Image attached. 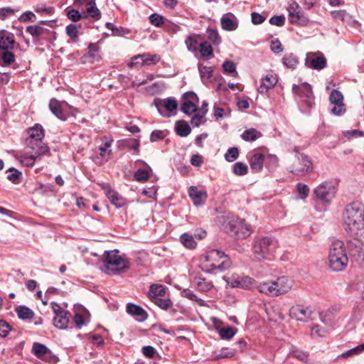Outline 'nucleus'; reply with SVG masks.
<instances>
[{"label": "nucleus", "mask_w": 364, "mask_h": 364, "mask_svg": "<svg viewBox=\"0 0 364 364\" xmlns=\"http://www.w3.org/2000/svg\"><path fill=\"white\" fill-rule=\"evenodd\" d=\"M262 136V134L254 128L246 129L241 135L243 140L253 141Z\"/></svg>", "instance_id": "obj_38"}, {"label": "nucleus", "mask_w": 364, "mask_h": 364, "mask_svg": "<svg viewBox=\"0 0 364 364\" xmlns=\"http://www.w3.org/2000/svg\"><path fill=\"white\" fill-rule=\"evenodd\" d=\"M139 58H141V66L154 65L161 60V56L159 55H151L148 53L139 54Z\"/></svg>", "instance_id": "obj_33"}, {"label": "nucleus", "mask_w": 364, "mask_h": 364, "mask_svg": "<svg viewBox=\"0 0 364 364\" xmlns=\"http://www.w3.org/2000/svg\"><path fill=\"white\" fill-rule=\"evenodd\" d=\"M180 241L186 248L191 250L195 249L197 246V242L194 240V237L186 232L181 235Z\"/></svg>", "instance_id": "obj_39"}, {"label": "nucleus", "mask_w": 364, "mask_h": 364, "mask_svg": "<svg viewBox=\"0 0 364 364\" xmlns=\"http://www.w3.org/2000/svg\"><path fill=\"white\" fill-rule=\"evenodd\" d=\"M10 331H11V326H9V324L6 321H5L4 320H1L0 321V336L1 337H6Z\"/></svg>", "instance_id": "obj_63"}, {"label": "nucleus", "mask_w": 364, "mask_h": 364, "mask_svg": "<svg viewBox=\"0 0 364 364\" xmlns=\"http://www.w3.org/2000/svg\"><path fill=\"white\" fill-rule=\"evenodd\" d=\"M154 105L156 107L159 112L161 115L166 117H169V115L163 113L164 109L169 112H172L177 109L178 105L177 100L172 97H167L165 99H156L154 100Z\"/></svg>", "instance_id": "obj_17"}, {"label": "nucleus", "mask_w": 364, "mask_h": 364, "mask_svg": "<svg viewBox=\"0 0 364 364\" xmlns=\"http://www.w3.org/2000/svg\"><path fill=\"white\" fill-rule=\"evenodd\" d=\"M149 22L156 27H161L164 25L166 18L156 13H154L149 16Z\"/></svg>", "instance_id": "obj_48"}, {"label": "nucleus", "mask_w": 364, "mask_h": 364, "mask_svg": "<svg viewBox=\"0 0 364 364\" xmlns=\"http://www.w3.org/2000/svg\"><path fill=\"white\" fill-rule=\"evenodd\" d=\"M86 12L95 20H99L101 17V12L97 8L95 3L86 5Z\"/></svg>", "instance_id": "obj_49"}, {"label": "nucleus", "mask_w": 364, "mask_h": 364, "mask_svg": "<svg viewBox=\"0 0 364 364\" xmlns=\"http://www.w3.org/2000/svg\"><path fill=\"white\" fill-rule=\"evenodd\" d=\"M126 311L139 322H143L148 318L147 312L140 306L133 303H128L126 305Z\"/></svg>", "instance_id": "obj_21"}, {"label": "nucleus", "mask_w": 364, "mask_h": 364, "mask_svg": "<svg viewBox=\"0 0 364 364\" xmlns=\"http://www.w3.org/2000/svg\"><path fill=\"white\" fill-rule=\"evenodd\" d=\"M175 130L176 134L182 137L187 136L191 132L190 126L185 121H178L176 123Z\"/></svg>", "instance_id": "obj_36"}, {"label": "nucleus", "mask_w": 364, "mask_h": 364, "mask_svg": "<svg viewBox=\"0 0 364 364\" xmlns=\"http://www.w3.org/2000/svg\"><path fill=\"white\" fill-rule=\"evenodd\" d=\"M223 279L232 288L252 289L256 287V281L248 276H241L235 274L231 276H225Z\"/></svg>", "instance_id": "obj_11"}, {"label": "nucleus", "mask_w": 364, "mask_h": 364, "mask_svg": "<svg viewBox=\"0 0 364 364\" xmlns=\"http://www.w3.org/2000/svg\"><path fill=\"white\" fill-rule=\"evenodd\" d=\"M279 166V159L277 156L269 154L266 159V166L269 169H274Z\"/></svg>", "instance_id": "obj_58"}, {"label": "nucleus", "mask_w": 364, "mask_h": 364, "mask_svg": "<svg viewBox=\"0 0 364 364\" xmlns=\"http://www.w3.org/2000/svg\"><path fill=\"white\" fill-rule=\"evenodd\" d=\"M164 29L167 32L175 33L181 30V27L166 19L164 25Z\"/></svg>", "instance_id": "obj_60"}, {"label": "nucleus", "mask_w": 364, "mask_h": 364, "mask_svg": "<svg viewBox=\"0 0 364 364\" xmlns=\"http://www.w3.org/2000/svg\"><path fill=\"white\" fill-rule=\"evenodd\" d=\"M16 43L14 34L5 31H0V51L12 50Z\"/></svg>", "instance_id": "obj_24"}, {"label": "nucleus", "mask_w": 364, "mask_h": 364, "mask_svg": "<svg viewBox=\"0 0 364 364\" xmlns=\"http://www.w3.org/2000/svg\"><path fill=\"white\" fill-rule=\"evenodd\" d=\"M311 311L301 305L292 306L289 310V316L297 321H304L310 318Z\"/></svg>", "instance_id": "obj_22"}, {"label": "nucleus", "mask_w": 364, "mask_h": 364, "mask_svg": "<svg viewBox=\"0 0 364 364\" xmlns=\"http://www.w3.org/2000/svg\"><path fill=\"white\" fill-rule=\"evenodd\" d=\"M287 11L289 13V20L291 23L299 26H306L308 24L309 21L308 16L295 1L291 0Z\"/></svg>", "instance_id": "obj_10"}, {"label": "nucleus", "mask_w": 364, "mask_h": 364, "mask_svg": "<svg viewBox=\"0 0 364 364\" xmlns=\"http://www.w3.org/2000/svg\"><path fill=\"white\" fill-rule=\"evenodd\" d=\"M32 353L36 357L45 362L53 363L58 361V358L44 344L34 343L32 346Z\"/></svg>", "instance_id": "obj_13"}, {"label": "nucleus", "mask_w": 364, "mask_h": 364, "mask_svg": "<svg viewBox=\"0 0 364 364\" xmlns=\"http://www.w3.org/2000/svg\"><path fill=\"white\" fill-rule=\"evenodd\" d=\"M345 229L352 236L358 237L364 233V205L353 202L346 205L343 213Z\"/></svg>", "instance_id": "obj_1"}, {"label": "nucleus", "mask_w": 364, "mask_h": 364, "mask_svg": "<svg viewBox=\"0 0 364 364\" xmlns=\"http://www.w3.org/2000/svg\"><path fill=\"white\" fill-rule=\"evenodd\" d=\"M100 46L98 43H90L88 46V55L93 61H98L100 58Z\"/></svg>", "instance_id": "obj_47"}, {"label": "nucleus", "mask_w": 364, "mask_h": 364, "mask_svg": "<svg viewBox=\"0 0 364 364\" xmlns=\"http://www.w3.org/2000/svg\"><path fill=\"white\" fill-rule=\"evenodd\" d=\"M273 282L277 296L287 294L293 287V280L287 277H280Z\"/></svg>", "instance_id": "obj_20"}, {"label": "nucleus", "mask_w": 364, "mask_h": 364, "mask_svg": "<svg viewBox=\"0 0 364 364\" xmlns=\"http://www.w3.org/2000/svg\"><path fill=\"white\" fill-rule=\"evenodd\" d=\"M136 163H141L146 166H147V169H139L134 173V179L138 182H146L150 177V171H151V168L144 161L141 160H137Z\"/></svg>", "instance_id": "obj_34"}, {"label": "nucleus", "mask_w": 364, "mask_h": 364, "mask_svg": "<svg viewBox=\"0 0 364 364\" xmlns=\"http://www.w3.org/2000/svg\"><path fill=\"white\" fill-rule=\"evenodd\" d=\"M101 270L108 275H117L127 272L130 268V262L119 250L105 251L102 259Z\"/></svg>", "instance_id": "obj_2"}, {"label": "nucleus", "mask_w": 364, "mask_h": 364, "mask_svg": "<svg viewBox=\"0 0 364 364\" xmlns=\"http://www.w3.org/2000/svg\"><path fill=\"white\" fill-rule=\"evenodd\" d=\"M236 331L237 330L234 327L228 326L221 328L219 331V335L223 339H230L235 335Z\"/></svg>", "instance_id": "obj_51"}, {"label": "nucleus", "mask_w": 364, "mask_h": 364, "mask_svg": "<svg viewBox=\"0 0 364 364\" xmlns=\"http://www.w3.org/2000/svg\"><path fill=\"white\" fill-rule=\"evenodd\" d=\"M290 354L294 358H296V359L301 361H305L309 356V354L307 353L301 351L299 349L296 348L295 347L291 348L290 350Z\"/></svg>", "instance_id": "obj_57"}, {"label": "nucleus", "mask_w": 364, "mask_h": 364, "mask_svg": "<svg viewBox=\"0 0 364 364\" xmlns=\"http://www.w3.org/2000/svg\"><path fill=\"white\" fill-rule=\"evenodd\" d=\"M34 10L38 14H51L54 11L52 6H47L44 4H38L35 6Z\"/></svg>", "instance_id": "obj_56"}, {"label": "nucleus", "mask_w": 364, "mask_h": 364, "mask_svg": "<svg viewBox=\"0 0 364 364\" xmlns=\"http://www.w3.org/2000/svg\"><path fill=\"white\" fill-rule=\"evenodd\" d=\"M223 68L224 71L229 74H233V76L237 75L236 67L233 62L226 60L223 64Z\"/></svg>", "instance_id": "obj_59"}, {"label": "nucleus", "mask_w": 364, "mask_h": 364, "mask_svg": "<svg viewBox=\"0 0 364 364\" xmlns=\"http://www.w3.org/2000/svg\"><path fill=\"white\" fill-rule=\"evenodd\" d=\"M67 35L75 42L78 41V28L75 24H69L66 26Z\"/></svg>", "instance_id": "obj_52"}, {"label": "nucleus", "mask_w": 364, "mask_h": 364, "mask_svg": "<svg viewBox=\"0 0 364 364\" xmlns=\"http://www.w3.org/2000/svg\"><path fill=\"white\" fill-rule=\"evenodd\" d=\"M329 101L333 105V107L331 109L332 114L341 116L346 112V109L343 103V95L340 91L333 89L330 94Z\"/></svg>", "instance_id": "obj_14"}, {"label": "nucleus", "mask_w": 364, "mask_h": 364, "mask_svg": "<svg viewBox=\"0 0 364 364\" xmlns=\"http://www.w3.org/2000/svg\"><path fill=\"white\" fill-rule=\"evenodd\" d=\"M198 36H188L186 41V45L189 51L192 53H196L199 49L200 43L198 41Z\"/></svg>", "instance_id": "obj_42"}, {"label": "nucleus", "mask_w": 364, "mask_h": 364, "mask_svg": "<svg viewBox=\"0 0 364 364\" xmlns=\"http://www.w3.org/2000/svg\"><path fill=\"white\" fill-rule=\"evenodd\" d=\"M15 60V56L11 50L0 51V62L4 65H10Z\"/></svg>", "instance_id": "obj_45"}, {"label": "nucleus", "mask_w": 364, "mask_h": 364, "mask_svg": "<svg viewBox=\"0 0 364 364\" xmlns=\"http://www.w3.org/2000/svg\"><path fill=\"white\" fill-rule=\"evenodd\" d=\"M292 90L300 98L301 103L304 104L306 108L313 107L314 97L311 86L309 84L303 82L300 85H294Z\"/></svg>", "instance_id": "obj_9"}, {"label": "nucleus", "mask_w": 364, "mask_h": 364, "mask_svg": "<svg viewBox=\"0 0 364 364\" xmlns=\"http://www.w3.org/2000/svg\"><path fill=\"white\" fill-rule=\"evenodd\" d=\"M166 294V288L161 284H151L149 291V297L151 301L155 300L156 298H161Z\"/></svg>", "instance_id": "obj_35"}, {"label": "nucleus", "mask_w": 364, "mask_h": 364, "mask_svg": "<svg viewBox=\"0 0 364 364\" xmlns=\"http://www.w3.org/2000/svg\"><path fill=\"white\" fill-rule=\"evenodd\" d=\"M181 110L186 114L191 115L198 111V103L191 101H183Z\"/></svg>", "instance_id": "obj_43"}, {"label": "nucleus", "mask_w": 364, "mask_h": 364, "mask_svg": "<svg viewBox=\"0 0 364 364\" xmlns=\"http://www.w3.org/2000/svg\"><path fill=\"white\" fill-rule=\"evenodd\" d=\"M248 161L252 172L259 173L263 169L264 155L255 150L249 154Z\"/></svg>", "instance_id": "obj_18"}, {"label": "nucleus", "mask_w": 364, "mask_h": 364, "mask_svg": "<svg viewBox=\"0 0 364 364\" xmlns=\"http://www.w3.org/2000/svg\"><path fill=\"white\" fill-rule=\"evenodd\" d=\"M200 267L206 273H213L215 270L223 272L231 265L230 258L223 252L210 250L200 256Z\"/></svg>", "instance_id": "obj_3"}, {"label": "nucleus", "mask_w": 364, "mask_h": 364, "mask_svg": "<svg viewBox=\"0 0 364 364\" xmlns=\"http://www.w3.org/2000/svg\"><path fill=\"white\" fill-rule=\"evenodd\" d=\"M152 301L163 310H168L173 306V302L169 299L156 298Z\"/></svg>", "instance_id": "obj_53"}, {"label": "nucleus", "mask_w": 364, "mask_h": 364, "mask_svg": "<svg viewBox=\"0 0 364 364\" xmlns=\"http://www.w3.org/2000/svg\"><path fill=\"white\" fill-rule=\"evenodd\" d=\"M28 134V137L26 141L28 148L38 156L49 154L50 149L43 141L45 136V130L40 124H36L33 127L29 128Z\"/></svg>", "instance_id": "obj_5"}, {"label": "nucleus", "mask_w": 364, "mask_h": 364, "mask_svg": "<svg viewBox=\"0 0 364 364\" xmlns=\"http://www.w3.org/2000/svg\"><path fill=\"white\" fill-rule=\"evenodd\" d=\"M102 141L103 144L99 147V154L104 158L107 156V160L112 154V151L110 149V147L113 142V139L105 136L102 138Z\"/></svg>", "instance_id": "obj_31"}, {"label": "nucleus", "mask_w": 364, "mask_h": 364, "mask_svg": "<svg viewBox=\"0 0 364 364\" xmlns=\"http://www.w3.org/2000/svg\"><path fill=\"white\" fill-rule=\"evenodd\" d=\"M297 191L299 194L301 196V199H305L309 193V188L307 185L301 183H299L296 185Z\"/></svg>", "instance_id": "obj_61"}, {"label": "nucleus", "mask_w": 364, "mask_h": 364, "mask_svg": "<svg viewBox=\"0 0 364 364\" xmlns=\"http://www.w3.org/2000/svg\"><path fill=\"white\" fill-rule=\"evenodd\" d=\"M305 65L314 70H321L326 67L327 62L324 55L320 53H308L305 59Z\"/></svg>", "instance_id": "obj_15"}, {"label": "nucleus", "mask_w": 364, "mask_h": 364, "mask_svg": "<svg viewBox=\"0 0 364 364\" xmlns=\"http://www.w3.org/2000/svg\"><path fill=\"white\" fill-rule=\"evenodd\" d=\"M282 63L287 68L294 69L298 65L299 59L294 54L287 53L284 55Z\"/></svg>", "instance_id": "obj_41"}, {"label": "nucleus", "mask_w": 364, "mask_h": 364, "mask_svg": "<svg viewBox=\"0 0 364 364\" xmlns=\"http://www.w3.org/2000/svg\"><path fill=\"white\" fill-rule=\"evenodd\" d=\"M312 169L313 164L308 156L304 154H298L291 171L297 176H304L310 173Z\"/></svg>", "instance_id": "obj_12"}, {"label": "nucleus", "mask_w": 364, "mask_h": 364, "mask_svg": "<svg viewBox=\"0 0 364 364\" xmlns=\"http://www.w3.org/2000/svg\"><path fill=\"white\" fill-rule=\"evenodd\" d=\"M226 232L236 239H244L248 237L252 232L251 225L245 220L235 216L230 217L225 224Z\"/></svg>", "instance_id": "obj_7"}, {"label": "nucleus", "mask_w": 364, "mask_h": 364, "mask_svg": "<svg viewBox=\"0 0 364 364\" xmlns=\"http://www.w3.org/2000/svg\"><path fill=\"white\" fill-rule=\"evenodd\" d=\"M193 283L197 290L200 292H208L210 291L214 287L211 281H208L205 278L200 276L195 277Z\"/></svg>", "instance_id": "obj_28"}, {"label": "nucleus", "mask_w": 364, "mask_h": 364, "mask_svg": "<svg viewBox=\"0 0 364 364\" xmlns=\"http://www.w3.org/2000/svg\"><path fill=\"white\" fill-rule=\"evenodd\" d=\"M239 156V150L237 147H231L225 154V159L228 162L235 161Z\"/></svg>", "instance_id": "obj_54"}, {"label": "nucleus", "mask_w": 364, "mask_h": 364, "mask_svg": "<svg viewBox=\"0 0 364 364\" xmlns=\"http://www.w3.org/2000/svg\"><path fill=\"white\" fill-rule=\"evenodd\" d=\"M198 70L200 77L203 82L208 80L213 76V68L210 66H206L203 64L198 65Z\"/></svg>", "instance_id": "obj_46"}, {"label": "nucleus", "mask_w": 364, "mask_h": 364, "mask_svg": "<svg viewBox=\"0 0 364 364\" xmlns=\"http://www.w3.org/2000/svg\"><path fill=\"white\" fill-rule=\"evenodd\" d=\"M49 108L53 114L62 121H65L68 114L65 112L63 104L55 100L51 99L49 102Z\"/></svg>", "instance_id": "obj_25"}, {"label": "nucleus", "mask_w": 364, "mask_h": 364, "mask_svg": "<svg viewBox=\"0 0 364 364\" xmlns=\"http://www.w3.org/2000/svg\"><path fill=\"white\" fill-rule=\"evenodd\" d=\"M124 143L128 149H133L135 151L136 154H138L139 153V140L136 139H125L124 141Z\"/></svg>", "instance_id": "obj_55"}, {"label": "nucleus", "mask_w": 364, "mask_h": 364, "mask_svg": "<svg viewBox=\"0 0 364 364\" xmlns=\"http://www.w3.org/2000/svg\"><path fill=\"white\" fill-rule=\"evenodd\" d=\"M41 156H38L35 154V153L32 151V154H21L17 156L18 160L20 163L27 167H32L35 161L38 159Z\"/></svg>", "instance_id": "obj_32"}, {"label": "nucleus", "mask_w": 364, "mask_h": 364, "mask_svg": "<svg viewBox=\"0 0 364 364\" xmlns=\"http://www.w3.org/2000/svg\"><path fill=\"white\" fill-rule=\"evenodd\" d=\"M259 292L267 295L269 296H277V291L275 290L273 281H267L260 283L256 286Z\"/></svg>", "instance_id": "obj_29"}, {"label": "nucleus", "mask_w": 364, "mask_h": 364, "mask_svg": "<svg viewBox=\"0 0 364 364\" xmlns=\"http://www.w3.org/2000/svg\"><path fill=\"white\" fill-rule=\"evenodd\" d=\"M232 171L236 176H244L247 173L248 167L243 162H236L232 166Z\"/></svg>", "instance_id": "obj_50"}, {"label": "nucleus", "mask_w": 364, "mask_h": 364, "mask_svg": "<svg viewBox=\"0 0 364 364\" xmlns=\"http://www.w3.org/2000/svg\"><path fill=\"white\" fill-rule=\"evenodd\" d=\"M181 294L183 297L196 301L200 306H204L205 305V301L198 297V296L191 289H185L182 291Z\"/></svg>", "instance_id": "obj_44"}, {"label": "nucleus", "mask_w": 364, "mask_h": 364, "mask_svg": "<svg viewBox=\"0 0 364 364\" xmlns=\"http://www.w3.org/2000/svg\"><path fill=\"white\" fill-rule=\"evenodd\" d=\"M348 262V258L343 242L339 240L333 241L328 252L329 267L335 272L342 271L346 267Z\"/></svg>", "instance_id": "obj_6"}, {"label": "nucleus", "mask_w": 364, "mask_h": 364, "mask_svg": "<svg viewBox=\"0 0 364 364\" xmlns=\"http://www.w3.org/2000/svg\"><path fill=\"white\" fill-rule=\"evenodd\" d=\"M337 189L331 182L324 181L314 190V196L316 200L323 203H330L335 197Z\"/></svg>", "instance_id": "obj_8"}, {"label": "nucleus", "mask_w": 364, "mask_h": 364, "mask_svg": "<svg viewBox=\"0 0 364 364\" xmlns=\"http://www.w3.org/2000/svg\"><path fill=\"white\" fill-rule=\"evenodd\" d=\"M50 21H41L38 24L27 26L26 32L36 38H47L51 31L43 26L44 24H50Z\"/></svg>", "instance_id": "obj_19"}, {"label": "nucleus", "mask_w": 364, "mask_h": 364, "mask_svg": "<svg viewBox=\"0 0 364 364\" xmlns=\"http://www.w3.org/2000/svg\"><path fill=\"white\" fill-rule=\"evenodd\" d=\"M220 22L222 28L226 31H235L238 27L237 18L232 13L224 14Z\"/></svg>", "instance_id": "obj_26"}, {"label": "nucleus", "mask_w": 364, "mask_h": 364, "mask_svg": "<svg viewBox=\"0 0 364 364\" xmlns=\"http://www.w3.org/2000/svg\"><path fill=\"white\" fill-rule=\"evenodd\" d=\"M67 16L71 21L74 22L79 21L82 18V14L77 10L75 9H71L68 11L67 13Z\"/></svg>", "instance_id": "obj_62"}, {"label": "nucleus", "mask_w": 364, "mask_h": 364, "mask_svg": "<svg viewBox=\"0 0 364 364\" xmlns=\"http://www.w3.org/2000/svg\"><path fill=\"white\" fill-rule=\"evenodd\" d=\"M101 188L109 202L116 208H119L127 204V200L122 197L117 191L112 188L109 184H102Z\"/></svg>", "instance_id": "obj_16"}, {"label": "nucleus", "mask_w": 364, "mask_h": 364, "mask_svg": "<svg viewBox=\"0 0 364 364\" xmlns=\"http://www.w3.org/2000/svg\"><path fill=\"white\" fill-rule=\"evenodd\" d=\"M279 248V240L272 236H259L255 238L252 250L259 260H272Z\"/></svg>", "instance_id": "obj_4"}, {"label": "nucleus", "mask_w": 364, "mask_h": 364, "mask_svg": "<svg viewBox=\"0 0 364 364\" xmlns=\"http://www.w3.org/2000/svg\"><path fill=\"white\" fill-rule=\"evenodd\" d=\"M16 312L18 318L22 320L31 319L34 316V312L26 306L16 307Z\"/></svg>", "instance_id": "obj_37"}, {"label": "nucleus", "mask_w": 364, "mask_h": 364, "mask_svg": "<svg viewBox=\"0 0 364 364\" xmlns=\"http://www.w3.org/2000/svg\"><path fill=\"white\" fill-rule=\"evenodd\" d=\"M200 55L203 58H210L213 56V50L212 46L207 41L200 42L198 49Z\"/></svg>", "instance_id": "obj_40"}, {"label": "nucleus", "mask_w": 364, "mask_h": 364, "mask_svg": "<svg viewBox=\"0 0 364 364\" xmlns=\"http://www.w3.org/2000/svg\"><path fill=\"white\" fill-rule=\"evenodd\" d=\"M70 314L66 311L53 317V325L59 329H65L69 323Z\"/></svg>", "instance_id": "obj_30"}, {"label": "nucleus", "mask_w": 364, "mask_h": 364, "mask_svg": "<svg viewBox=\"0 0 364 364\" xmlns=\"http://www.w3.org/2000/svg\"><path fill=\"white\" fill-rule=\"evenodd\" d=\"M208 33L209 40L211 41L214 44L218 45L220 43L221 39L217 31L209 30Z\"/></svg>", "instance_id": "obj_64"}, {"label": "nucleus", "mask_w": 364, "mask_h": 364, "mask_svg": "<svg viewBox=\"0 0 364 364\" xmlns=\"http://www.w3.org/2000/svg\"><path fill=\"white\" fill-rule=\"evenodd\" d=\"M277 75L272 73H269L262 79V82L258 88V91L260 93H266L269 89L273 87L277 84Z\"/></svg>", "instance_id": "obj_27"}, {"label": "nucleus", "mask_w": 364, "mask_h": 364, "mask_svg": "<svg viewBox=\"0 0 364 364\" xmlns=\"http://www.w3.org/2000/svg\"><path fill=\"white\" fill-rule=\"evenodd\" d=\"M188 196L195 205H203L208 198L207 192L204 190H198L196 186H191L188 189Z\"/></svg>", "instance_id": "obj_23"}]
</instances>
